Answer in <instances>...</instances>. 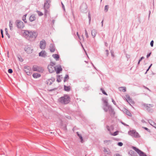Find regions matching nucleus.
<instances>
[{"label": "nucleus", "mask_w": 156, "mask_h": 156, "mask_svg": "<svg viewBox=\"0 0 156 156\" xmlns=\"http://www.w3.org/2000/svg\"><path fill=\"white\" fill-rule=\"evenodd\" d=\"M23 35L24 37L30 41L34 39L37 36L35 32L27 30H24Z\"/></svg>", "instance_id": "nucleus-1"}, {"label": "nucleus", "mask_w": 156, "mask_h": 156, "mask_svg": "<svg viewBox=\"0 0 156 156\" xmlns=\"http://www.w3.org/2000/svg\"><path fill=\"white\" fill-rule=\"evenodd\" d=\"M58 101L62 104L66 105L70 102V98L68 95H65L64 96L60 98Z\"/></svg>", "instance_id": "nucleus-2"}, {"label": "nucleus", "mask_w": 156, "mask_h": 156, "mask_svg": "<svg viewBox=\"0 0 156 156\" xmlns=\"http://www.w3.org/2000/svg\"><path fill=\"white\" fill-rule=\"evenodd\" d=\"M142 106L144 107L148 112L151 113L154 112L153 109L152 108L154 106L153 104L143 103Z\"/></svg>", "instance_id": "nucleus-3"}, {"label": "nucleus", "mask_w": 156, "mask_h": 156, "mask_svg": "<svg viewBox=\"0 0 156 156\" xmlns=\"http://www.w3.org/2000/svg\"><path fill=\"white\" fill-rule=\"evenodd\" d=\"M128 133L133 137L139 138L140 137L138 133L135 130H130L128 132Z\"/></svg>", "instance_id": "nucleus-4"}, {"label": "nucleus", "mask_w": 156, "mask_h": 156, "mask_svg": "<svg viewBox=\"0 0 156 156\" xmlns=\"http://www.w3.org/2000/svg\"><path fill=\"white\" fill-rule=\"evenodd\" d=\"M107 108V111L104 110L105 112H107L108 111L109 112V113L110 114V115L112 116H113L115 114V112L114 109L112 108V107L110 105L106 108Z\"/></svg>", "instance_id": "nucleus-5"}, {"label": "nucleus", "mask_w": 156, "mask_h": 156, "mask_svg": "<svg viewBox=\"0 0 156 156\" xmlns=\"http://www.w3.org/2000/svg\"><path fill=\"white\" fill-rule=\"evenodd\" d=\"M132 148L140 156H147L145 153L139 150V149L137 148L136 147L133 146L132 147Z\"/></svg>", "instance_id": "nucleus-6"}, {"label": "nucleus", "mask_w": 156, "mask_h": 156, "mask_svg": "<svg viewBox=\"0 0 156 156\" xmlns=\"http://www.w3.org/2000/svg\"><path fill=\"white\" fill-rule=\"evenodd\" d=\"M16 23L17 27L19 28L22 29L24 26L23 22L20 20H16Z\"/></svg>", "instance_id": "nucleus-7"}, {"label": "nucleus", "mask_w": 156, "mask_h": 156, "mask_svg": "<svg viewBox=\"0 0 156 156\" xmlns=\"http://www.w3.org/2000/svg\"><path fill=\"white\" fill-rule=\"evenodd\" d=\"M32 69L33 71H37L39 72H42L43 71V69L42 68L36 66H33Z\"/></svg>", "instance_id": "nucleus-8"}, {"label": "nucleus", "mask_w": 156, "mask_h": 156, "mask_svg": "<svg viewBox=\"0 0 156 156\" xmlns=\"http://www.w3.org/2000/svg\"><path fill=\"white\" fill-rule=\"evenodd\" d=\"M24 71L28 75H30L31 74V69L28 66H25L24 67Z\"/></svg>", "instance_id": "nucleus-9"}, {"label": "nucleus", "mask_w": 156, "mask_h": 156, "mask_svg": "<svg viewBox=\"0 0 156 156\" xmlns=\"http://www.w3.org/2000/svg\"><path fill=\"white\" fill-rule=\"evenodd\" d=\"M87 5L85 3H83L80 7V9L82 12H84L86 11L87 9Z\"/></svg>", "instance_id": "nucleus-10"}, {"label": "nucleus", "mask_w": 156, "mask_h": 156, "mask_svg": "<svg viewBox=\"0 0 156 156\" xmlns=\"http://www.w3.org/2000/svg\"><path fill=\"white\" fill-rule=\"evenodd\" d=\"M46 46V42L43 39L40 42V48L42 49H44L45 48Z\"/></svg>", "instance_id": "nucleus-11"}, {"label": "nucleus", "mask_w": 156, "mask_h": 156, "mask_svg": "<svg viewBox=\"0 0 156 156\" xmlns=\"http://www.w3.org/2000/svg\"><path fill=\"white\" fill-rule=\"evenodd\" d=\"M103 102L105 104V105L103 106V108L104 110L107 111V109L106 108L110 106V105H108V100L106 99H103Z\"/></svg>", "instance_id": "nucleus-12"}, {"label": "nucleus", "mask_w": 156, "mask_h": 156, "mask_svg": "<svg viewBox=\"0 0 156 156\" xmlns=\"http://www.w3.org/2000/svg\"><path fill=\"white\" fill-rule=\"evenodd\" d=\"M48 69L51 73H52L56 69V68L54 66L51 65L48 66Z\"/></svg>", "instance_id": "nucleus-13"}, {"label": "nucleus", "mask_w": 156, "mask_h": 156, "mask_svg": "<svg viewBox=\"0 0 156 156\" xmlns=\"http://www.w3.org/2000/svg\"><path fill=\"white\" fill-rule=\"evenodd\" d=\"M39 56L44 57H45L46 56V52L44 50L42 51L39 53Z\"/></svg>", "instance_id": "nucleus-14"}, {"label": "nucleus", "mask_w": 156, "mask_h": 156, "mask_svg": "<svg viewBox=\"0 0 156 156\" xmlns=\"http://www.w3.org/2000/svg\"><path fill=\"white\" fill-rule=\"evenodd\" d=\"M25 51L28 53H30L32 52V49H31L29 47L27 46L25 48Z\"/></svg>", "instance_id": "nucleus-15"}, {"label": "nucleus", "mask_w": 156, "mask_h": 156, "mask_svg": "<svg viewBox=\"0 0 156 156\" xmlns=\"http://www.w3.org/2000/svg\"><path fill=\"white\" fill-rule=\"evenodd\" d=\"M97 33V31L95 29L91 31V35L93 38H94Z\"/></svg>", "instance_id": "nucleus-16"}, {"label": "nucleus", "mask_w": 156, "mask_h": 156, "mask_svg": "<svg viewBox=\"0 0 156 156\" xmlns=\"http://www.w3.org/2000/svg\"><path fill=\"white\" fill-rule=\"evenodd\" d=\"M50 49L51 52H53L55 51V46L53 44H51L50 46Z\"/></svg>", "instance_id": "nucleus-17"}, {"label": "nucleus", "mask_w": 156, "mask_h": 156, "mask_svg": "<svg viewBox=\"0 0 156 156\" xmlns=\"http://www.w3.org/2000/svg\"><path fill=\"white\" fill-rule=\"evenodd\" d=\"M50 5V3L44 2V9H48Z\"/></svg>", "instance_id": "nucleus-18"}, {"label": "nucleus", "mask_w": 156, "mask_h": 156, "mask_svg": "<svg viewBox=\"0 0 156 156\" xmlns=\"http://www.w3.org/2000/svg\"><path fill=\"white\" fill-rule=\"evenodd\" d=\"M55 70H56V73L59 74L60 73V72L62 70V68L61 66H59L56 69H55Z\"/></svg>", "instance_id": "nucleus-19"}, {"label": "nucleus", "mask_w": 156, "mask_h": 156, "mask_svg": "<svg viewBox=\"0 0 156 156\" xmlns=\"http://www.w3.org/2000/svg\"><path fill=\"white\" fill-rule=\"evenodd\" d=\"M131 156H137V154L133 151L131 150L129 152Z\"/></svg>", "instance_id": "nucleus-20"}, {"label": "nucleus", "mask_w": 156, "mask_h": 156, "mask_svg": "<svg viewBox=\"0 0 156 156\" xmlns=\"http://www.w3.org/2000/svg\"><path fill=\"white\" fill-rule=\"evenodd\" d=\"M148 122L149 123V124L152 126L154 127V126L156 125V123L154 122H153L151 120L149 119L148 120Z\"/></svg>", "instance_id": "nucleus-21"}, {"label": "nucleus", "mask_w": 156, "mask_h": 156, "mask_svg": "<svg viewBox=\"0 0 156 156\" xmlns=\"http://www.w3.org/2000/svg\"><path fill=\"white\" fill-rule=\"evenodd\" d=\"M77 136H79V138L81 142L82 143H83V140L81 135V134H80L78 132H77Z\"/></svg>", "instance_id": "nucleus-22"}, {"label": "nucleus", "mask_w": 156, "mask_h": 156, "mask_svg": "<svg viewBox=\"0 0 156 156\" xmlns=\"http://www.w3.org/2000/svg\"><path fill=\"white\" fill-rule=\"evenodd\" d=\"M41 75L40 74L36 73H34L33 74V76L35 78H37L41 76Z\"/></svg>", "instance_id": "nucleus-23"}, {"label": "nucleus", "mask_w": 156, "mask_h": 156, "mask_svg": "<svg viewBox=\"0 0 156 156\" xmlns=\"http://www.w3.org/2000/svg\"><path fill=\"white\" fill-rule=\"evenodd\" d=\"M35 19V17L34 15H32L30 17L29 20L30 21L32 22Z\"/></svg>", "instance_id": "nucleus-24"}, {"label": "nucleus", "mask_w": 156, "mask_h": 156, "mask_svg": "<svg viewBox=\"0 0 156 156\" xmlns=\"http://www.w3.org/2000/svg\"><path fill=\"white\" fill-rule=\"evenodd\" d=\"M52 57L56 59V60H58L59 58V55L58 54H55L52 55Z\"/></svg>", "instance_id": "nucleus-25"}, {"label": "nucleus", "mask_w": 156, "mask_h": 156, "mask_svg": "<svg viewBox=\"0 0 156 156\" xmlns=\"http://www.w3.org/2000/svg\"><path fill=\"white\" fill-rule=\"evenodd\" d=\"M119 90L123 92H125L126 91V88L125 87H121L119 88Z\"/></svg>", "instance_id": "nucleus-26"}, {"label": "nucleus", "mask_w": 156, "mask_h": 156, "mask_svg": "<svg viewBox=\"0 0 156 156\" xmlns=\"http://www.w3.org/2000/svg\"><path fill=\"white\" fill-rule=\"evenodd\" d=\"M64 89L65 91H69L70 90V88L69 86H66L64 85Z\"/></svg>", "instance_id": "nucleus-27"}, {"label": "nucleus", "mask_w": 156, "mask_h": 156, "mask_svg": "<svg viewBox=\"0 0 156 156\" xmlns=\"http://www.w3.org/2000/svg\"><path fill=\"white\" fill-rule=\"evenodd\" d=\"M127 102L130 105H131V104H133L134 103V101L132 100V99L129 100L128 99Z\"/></svg>", "instance_id": "nucleus-28"}, {"label": "nucleus", "mask_w": 156, "mask_h": 156, "mask_svg": "<svg viewBox=\"0 0 156 156\" xmlns=\"http://www.w3.org/2000/svg\"><path fill=\"white\" fill-rule=\"evenodd\" d=\"M104 151L105 153H107V154H109V153L110 152V150L108 148H106L104 147Z\"/></svg>", "instance_id": "nucleus-29"}, {"label": "nucleus", "mask_w": 156, "mask_h": 156, "mask_svg": "<svg viewBox=\"0 0 156 156\" xmlns=\"http://www.w3.org/2000/svg\"><path fill=\"white\" fill-rule=\"evenodd\" d=\"M125 98L126 100V101H128V100L131 99L129 96L128 94H126V97Z\"/></svg>", "instance_id": "nucleus-30"}, {"label": "nucleus", "mask_w": 156, "mask_h": 156, "mask_svg": "<svg viewBox=\"0 0 156 156\" xmlns=\"http://www.w3.org/2000/svg\"><path fill=\"white\" fill-rule=\"evenodd\" d=\"M109 8V6L108 5H106L105 6V9H104V11L105 12H107L108 9Z\"/></svg>", "instance_id": "nucleus-31"}, {"label": "nucleus", "mask_w": 156, "mask_h": 156, "mask_svg": "<svg viewBox=\"0 0 156 156\" xmlns=\"http://www.w3.org/2000/svg\"><path fill=\"white\" fill-rule=\"evenodd\" d=\"M125 112L126 113V114L128 115L131 116V113L129 112V111L128 110H127L126 109Z\"/></svg>", "instance_id": "nucleus-32"}, {"label": "nucleus", "mask_w": 156, "mask_h": 156, "mask_svg": "<svg viewBox=\"0 0 156 156\" xmlns=\"http://www.w3.org/2000/svg\"><path fill=\"white\" fill-rule=\"evenodd\" d=\"M88 18L89 19V24H90V23L91 18V16H90V12H88Z\"/></svg>", "instance_id": "nucleus-33"}, {"label": "nucleus", "mask_w": 156, "mask_h": 156, "mask_svg": "<svg viewBox=\"0 0 156 156\" xmlns=\"http://www.w3.org/2000/svg\"><path fill=\"white\" fill-rule=\"evenodd\" d=\"M51 81L52 80L51 79H49L48 81H47V84L49 85L51 84L52 83Z\"/></svg>", "instance_id": "nucleus-34"}, {"label": "nucleus", "mask_w": 156, "mask_h": 156, "mask_svg": "<svg viewBox=\"0 0 156 156\" xmlns=\"http://www.w3.org/2000/svg\"><path fill=\"white\" fill-rule=\"evenodd\" d=\"M9 26L11 30L12 29V24L11 23V21H10L9 22Z\"/></svg>", "instance_id": "nucleus-35"}, {"label": "nucleus", "mask_w": 156, "mask_h": 156, "mask_svg": "<svg viewBox=\"0 0 156 156\" xmlns=\"http://www.w3.org/2000/svg\"><path fill=\"white\" fill-rule=\"evenodd\" d=\"M69 79V76L68 75H66L65 77L64 80V82H65L66 81V80L68 79Z\"/></svg>", "instance_id": "nucleus-36"}, {"label": "nucleus", "mask_w": 156, "mask_h": 156, "mask_svg": "<svg viewBox=\"0 0 156 156\" xmlns=\"http://www.w3.org/2000/svg\"><path fill=\"white\" fill-rule=\"evenodd\" d=\"M5 31L6 34L7 35L8 37L9 38L10 37L9 35L8 34V33L7 31V28H5Z\"/></svg>", "instance_id": "nucleus-37"}, {"label": "nucleus", "mask_w": 156, "mask_h": 156, "mask_svg": "<svg viewBox=\"0 0 156 156\" xmlns=\"http://www.w3.org/2000/svg\"><path fill=\"white\" fill-rule=\"evenodd\" d=\"M37 12L38 15L40 16H42L43 15V13L40 11H37Z\"/></svg>", "instance_id": "nucleus-38"}, {"label": "nucleus", "mask_w": 156, "mask_h": 156, "mask_svg": "<svg viewBox=\"0 0 156 156\" xmlns=\"http://www.w3.org/2000/svg\"><path fill=\"white\" fill-rule=\"evenodd\" d=\"M101 90L102 91V93H103L104 94H105V95H107V94L106 93V92L105 91V90H103V89H102V88H101Z\"/></svg>", "instance_id": "nucleus-39"}, {"label": "nucleus", "mask_w": 156, "mask_h": 156, "mask_svg": "<svg viewBox=\"0 0 156 156\" xmlns=\"http://www.w3.org/2000/svg\"><path fill=\"white\" fill-rule=\"evenodd\" d=\"M117 145L119 146H122L123 145V143H122V142H119V143H118L117 144Z\"/></svg>", "instance_id": "nucleus-40"}, {"label": "nucleus", "mask_w": 156, "mask_h": 156, "mask_svg": "<svg viewBox=\"0 0 156 156\" xmlns=\"http://www.w3.org/2000/svg\"><path fill=\"white\" fill-rule=\"evenodd\" d=\"M13 71L12 69H9L8 70V72L9 73H12Z\"/></svg>", "instance_id": "nucleus-41"}, {"label": "nucleus", "mask_w": 156, "mask_h": 156, "mask_svg": "<svg viewBox=\"0 0 156 156\" xmlns=\"http://www.w3.org/2000/svg\"><path fill=\"white\" fill-rule=\"evenodd\" d=\"M85 35L86 36V37L88 38L89 37V36L88 35V33H87V32L86 30L85 29Z\"/></svg>", "instance_id": "nucleus-42"}, {"label": "nucleus", "mask_w": 156, "mask_h": 156, "mask_svg": "<svg viewBox=\"0 0 156 156\" xmlns=\"http://www.w3.org/2000/svg\"><path fill=\"white\" fill-rule=\"evenodd\" d=\"M118 134V131H116L115 132H114L113 134H112V135L114 136H115L117 135Z\"/></svg>", "instance_id": "nucleus-43"}, {"label": "nucleus", "mask_w": 156, "mask_h": 156, "mask_svg": "<svg viewBox=\"0 0 156 156\" xmlns=\"http://www.w3.org/2000/svg\"><path fill=\"white\" fill-rule=\"evenodd\" d=\"M154 41L153 40H152L151 41L150 43V45L151 47H152L153 46V44H154Z\"/></svg>", "instance_id": "nucleus-44"}, {"label": "nucleus", "mask_w": 156, "mask_h": 156, "mask_svg": "<svg viewBox=\"0 0 156 156\" xmlns=\"http://www.w3.org/2000/svg\"><path fill=\"white\" fill-rule=\"evenodd\" d=\"M112 101L113 102V104L114 105H116V106H117V105H116V104L115 101L113 100V99L112 98Z\"/></svg>", "instance_id": "nucleus-45"}, {"label": "nucleus", "mask_w": 156, "mask_h": 156, "mask_svg": "<svg viewBox=\"0 0 156 156\" xmlns=\"http://www.w3.org/2000/svg\"><path fill=\"white\" fill-rule=\"evenodd\" d=\"M0 31H1V35H2V37L3 38L4 37V36H3V30L2 29H1Z\"/></svg>", "instance_id": "nucleus-46"}, {"label": "nucleus", "mask_w": 156, "mask_h": 156, "mask_svg": "<svg viewBox=\"0 0 156 156\" xmlns=\"http://www.w3.org/2000/svg\"><path fill=\"white\" fill-rule=\"evenodd\" d=\"M44 9V12H45L44 15H45V16H46V14L48 12V11L47 10V9Z\"/></svg>", "instance_id": "nucleus-47"}, {"label": "nucleus", "mask_w": 156, "mask_h": 156, "mask_svg": "<svg viewBox=\"0 0 156 156\" xmlns=\"http://www.w3.org/2000/svg\"><path fill=\"white\" fill-rule=\"evenodd\" d=\"M143 128L144 129L146 130H147V131H150V130L148 128H147V127H143Z\"/></svg>", "instance_id": "nucleus-48"}, {"label": "nucleus", "mask_w": 156, "mask_h": 156, "mask_svg": "<svg viewBox=\"0 0 156 156\" xmlns=\"http://www.w3.org/2000/svg\"><path fill=\"white\" fill-rule=\"evenodd\" d=\"M51 0H45V2L46 3H51Z\"/></svg>", "instance_id": "nucleus-49"}, {"label": "nucleus", "mask_w": 156, "mask_h": 156, "mask_svg": "<svg viewBox=\"0 0 156 156\" xmlns=\"http://www.w3.org/2000/svg\"><path fill=\"white\" fill-rule=\"evenodd\" d=\"M106 129H107L108 131H110V127H109V126H106Z\"/></svg>", "instance_id": "nucleus-50"}, {"label": "nucleus", "mask_w": 156, "mask_h": 156, "mask_svg": "<svg viewBox=\"0 0 156 156\" xmlns=\"http://www.w3.org/2000/svg\"><path fill=\"white\" fill-rule=\"evenodd\" d=\"M27 15H24L25 16H26ZM23 20L24 21V22H25V23H26L27 22L26 21H25V20H26V18H25V17H23Z\"/></svg>", "instance_id": "nucleus-51"}, {"label": "nucleus", "mask_w": 156, "mask_h": 156, "mask_svg": "<svg viewBox=\"0 0 156 156\" xmlns=\"http://www.w3.org/2000/svg\"><path fill=\"white\" fill-rule=\"evenodd\" d=\"M113 51H111V55L112 57H114V54H113Z\"/></svg>", "instance_id": "nucleus-52"}, {"label": "nucleus", "mask_w": 156, "mask_h": 156, "mask_svg": "<svg viewBox=\"0 0 156 156\" xmlns=\"http://www.w3.org/2000/svg\"><path fill=\"white\" fill-rule=\"evenodd\" d=\"M151 52H150V53H148L147 55V58H148V57L150 56L151 55Z\"/></svg>", "instance_id": "nucleus-53"}, {"label": "nucleus", "mask_w": 156, "mask_h": 156, "mask_svg": "<svg viewBox=\"0 0 156 156\" xmlns=\"http://www.w3.org/2000/svg\"><path fill=\"white\" fill-rule=\"evenodd\" d=\"M105 51L106 52V55L107 56H108L109 54V52H108V50H105Z\"/></svg>", "instance_id": "nucleus-54"}, {"label": "nucleus", "mask_w": 156, "mask_h": 156, "mask_svg": "<svg viewBox=\"0 0 156 156\" xmlns=\"http://www.w3.org/2000/svg\"><path fill=\"white\" fill-rule=\"evenodd\" d=\"M62 8H63V9L64 10V11H65V9L64 5L62 3Z\"/></svg>", "instance_id": "nucleus-55"}, {"label": "nucleus", "mask_w": 156, "mask_h": 156, "mask_svg": "<svg viewBox=\"0 0 156 156\" xmlns=\"http://www.w3.org/2000/svg\"><path fill=\"white\" fill-rule=\"evenodd\" d=\"M144 57H143V56H142V57H141V58L139 59V60L140 61H142V60L143 59H144Z\"/></svg>", "instance_id": "nucleus-56"}, {"label": "nucleus", "mask_w": 156, "mask_h": 156, "mask_svg": "<svg viewBox=\"0 0 156 156\" xmlns=\"http://www.w3.org/2000/svg\"><path fill=\"white\" fill-rule=\"evenodd\" d=\"M57 81L58 82H60L61 81V80L60 79H57Z\"/></svg>", "instance_id": "nucleus-57"}, {"label": "nucleus", "mask_w": 156, "mask_h": 156, "mask_svg": "<svg viewBox=\"0 0 156 156\" xmlns=\"http://www.w3.org/2000/svg\"><path fill=\"white\" fill-rule=\"evenodd\" d=\"M121 123H122V124H123V125H125V126H128V125H127V124H126L125 123H124V122H121Z\"/></svg>", "instance_id": "nucleus-58"}, {"label": "nucleus", "mask_w": 156, "mask_h": 156, "mask_svg": "<svg viewBox=\"0 0 156 156\" xmlns=\"http://www.w3.org/2000/svg\"><path fill=\"white\" fill-rule=\"evenodd\" d=\"M56 90V89L55 88H54V89H52L49 90H48L49 91H52L54 90Z\"/></svg>", "instance_id": "nucleus-59"}, {"label": "nucleus", "mask_w": 156, "mask_h": 156, "mask_svg": "<svg viewBox=\"0 0 156 156\" xmlns=\"http://www.w3.org/2000/svg\"><path fill=\"white\" fill-rule=\"evenodd\" d=\"M76 34H77V36L80 39V35L79 34L78 32H77Z\"/></svg>", "instance_id": "nucleus-60"}, {"label": "nucleus", "mask_w": 156, "mask_h": 156, "mask_svg": "<svg viewBox=\"0 0 156 156\" xmlns=\"http://www.w3.org/2000/svg\"><path fill=\"white\" fill-rule=\"evenodd\" d=\"M109 141L105 140H104V142L105 143H107Z\"/></svg>", "instance_id": "nucleus-61"}, {"label": "nucleus", "mask_w": 156, "mask_h": 156, "mask_svg": "<svg viewBox=\"0 0 156 156\" xmlns=\"http://www.w3.org/2000/svg\"><path fill=\"white\" fill-rule=\"evenodd\" d=\"M141 122H142V123H145V122H145V121L144 120H141Z\"/></svg>", "instance_id": "nucleus-62"}, {"label": "nucleus", "mask_w": 156, "mask_h": 156, "mask_svg": "<svg viewBox=\"0 0 156 156\" xmlns=\"http://www.w3.org/2000/svg\"><path fill=\"white\" fill-rule=\"evenodd\" d=\"M105 45L106 46H107L108 45V44L106 42H105Z\"/></svg>", "instance_id": "nucleus-63"}, {"label": "nucleus", "mask_w": 156, "mask_h": 156, "mask_svg": "<svg viewBox=\"0 0 156 156\" xmlns=\"http://www.w3.org/2000/svg\"><path fill=\"white\" fill-rule=\"evenodd\" d=\"M116 156H122L120 155L119 154H116Z\"/></svg>", "instance_id": "nucleus-64"}]
</instances>
